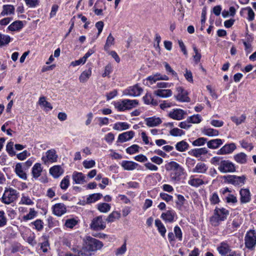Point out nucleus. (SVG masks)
I'll list each match as a JSON object with an SVG mask.
<instances>
[{"instance_id": "nucleus-8", "label": "nucleus", "mask_w": 256, "mask_h": 256, "mask_svg": "<svg viewBox=\"0 0 256 256\" xmlns=\"http://www.w3.org/2000/svg\"><path fill=\"white\" fill-rule=\"evenodd\" d=\"M106 224L102 220V216H98L94 218L90 224L91 229L94 230H100L106 228Z\"/></svg>"}, {"instance_id": "nucleus-7", "label": "nucleus", "mask_w": 256, "mask_h": 256, "mask_svg": "<svg viewBox=\"0 0 256 256\" xmlns=\"http://www.w3.org/2000/svg\"><path fill=\"white\" fill-rule=\"evenodd\" d=\"M17 192L12 188H6L2 198V202L5 204H10L17 198Z\"/></svg>"}, {"instance_id": "nucleus-49", "label": "nucleus", "mask_w": 256, "mask_h": 256, "mask_svg": "<svg viewBox=\"0 0 256 256\" xmlns=\"http://www.w3.org/2000/svg\"><path fill=\"white\" fill-rule=\"evenodd\" d=\"M184 134V131L178 128H174L170 131V134L173 136H182Z\"/></svg>"}, {"instance_id": "nucleus-47", "label": "nucleus", "mask_w": 256, "mask_h": 256, "mask_svg": "<svg viewBox=\"0 0 256 256\" xmlns=\"http://www.w3.org/2000/svg\"><path fill=\"white\" fill-rule=\"evenodd\" d=\"M78 224V221L74 218H69L66 220L64 226L68 228H72Z\"/></svg>"}, {"instance_id": "nucleus-23", "label": "nucleus", "mask_w": 256, "mask_h": 256, "mask_svg": "<svg viewBox=\"0 0 256 256\" xmlns=\"http://www.w3.org/2000/svg\"><path fill=\"white\" fill-rule=\"evenodd\" d=\"M15 8L12 5H4L2 10L0 14V18L7 15L12 14L14 13Z\"/></svg>"}, {"instance_id": "nucleus-28", "label": "nucleus", "mask_w": 256, "mask_h": 256, "mask_svg": "<svg viewBox=\"0 0 256 256\" xmlns=\"http://www.w3.org/2000/svg\"><path fill=\"white\" fill-rule=\"evenodd\" d=\"M24 26L22 22L20 20H16L11 24L8 27V29L10 31H17L22 29Z\"/></svg>"}, {"instance_id": "nucleus-51", "label": "nucleus", "mask_w": 256, "mask_h": 256, "mask_svg": "<svg viewBox=\"0 0 256 256\" xmlns=\"http://www.w3.org/2000/svg\"><path fill=\"white\" fill-rule=\"evenodd\" d=\"M10 40L8 36L0 34V46L8 44Z\"/></svg>"}, {"instance_id": "nucleus-46", "label": "nucleus", "mask_w": 256, "mask_h": 256, "mask_svg": "<svg viewBox=\"0 0 256 256\" xmlns=\"http://www.w3.org/2000/svg\"><path fill=\"white\" fill-rule=\"evenodd\" d=\"M37 212L34 210V208H30L29 213L22 217V219L24 221H27L33 219L36 216Z\"/></svg>"}, {"instance_id": "nucleus-11", "label": "nucleus", "mask_w": 256, "mask_h": 256, "mask_svg": "<svg viewBox=\"0 0 256 256\" xmlns=\"http://www.w3.org/2000/svg\"><path fill=\"white\" fill-rule=\"evenodd\" d=\"M58 158L56 150L54 149H50L46 152V157L43 156L42 160L44 163L47 162H54L57 161Z\"/></svg>"}, {"instance_id": "nucleus-5", "label": "nucleus", "mask_w": 256, "mask_h": 256, "mask_svg": "<svg viewBox=\"0 0 256 256\" xmlns=\"http://www.w3.org/2000/svg\"><path fill=\"white\" fill-rule=\"evenodd\" d=\"M222 178L225 182L234 186H242L244 184L246 177L244 176H237L236 175L224 176Z\"/></svg>"}, {"instance_id": "nucleus-19", "label": "nucleus", "mask_w": 256, "mask_h": 256, "mask_svg": "<svg viewBox=\"0 0 256 256\" xmlns=\"http://www.w3.org/2000/svg\"><path fill=\"white\" fill-rule=\"evenodd\" d=\"M146 124L148 127H154L160 124L162 121L160 118L156 116L148 118L145 119Z\"/></svg>"}, {"instance_id": "nucleus-48", "label": "nucleus", "mask_w": 256, "mask_h": 256, "mask_svg": "<svg viewBox=\"0 0 256 256\" xmlns=\"http://www.w3.org/2000/svg\"><path fill=\"white\" fill-rule=\"evenodd\" d=\"M193 155L196 157H199L202 154L208 153V150L206 148H196L192 150Z\"/></svg>"}, {"instance_id": "nucleus-3", "label": "nucleus", "mask_w": 256, "mask_h": 256, "mask_svg": "<svg viewBox=\"0 0 256 256\" xmlns=\"http://www.w3.org/2000/svg\"><path fill=\"white\" fill-rule=\"evenodd\" d=\"M166 169L168 171H173L170 174L172 180L178 182L180 177L184 174V168L176 162L172 161L166 165Z\"/></svg>"}, {"instance_id": "nucleus-44", "label": "nucleus", "mask_w": 256, "mask_h": 256, "mask_svg": "<svg viewBox=\"0 0 256 256\" xmlns=\"http://www.w3.org/2000/svg\"><path fill=\"white\" fill-rule=\"evenodd\" d=\"M246 119V116L244 114L241 115L240 118L234 116L231 117L232 120L238 126L244 122Z\"/></svg>"}, {"instance_id": "nucleus-52", "label": "nucleus", "mask_w": 256, "mask_h": 256, "mask_svg": "<svg viewBox=\"0 0 256 256\" xmlns=\"http://www.w3.org/2000/svg\"><path fill=\"white\" fill-rule=\"evenodd\" d=\"M190 124H198L201 122V118L199 114L193 115L188 118Z\"/></svg>"}, {"instance_id": "nucleus-14", "label": "nucleus", "mask_w": 256, "mask_h": 256, "mask_svg": "<svg viewBox=\"0 0 256 256\" xmlns=\"http://www.w3.org/2000/svg\"><path fill=\"white\" fill-rule=\"evenodd\" d=\"M236 148V144L234 143H230L225 144L218 152V154H226L232 153Z\"/></svg>"}, {"instance_id": "nucleus-59", "label": "nucleus", "mask_w": 256, "mask_h": 256, "mask_svg": "<svg viewBox=\"0 0 256 256\" xmlns=\"http://www.w3.org/2000/svg\"><path fill=\"white\" fill-rule=\"evenodd\" d=\"M32 224L34 226L36 229L38 231L41 230L44 228V223L40 220H36Z\"/></svg>"}, {"instance_id": "nucleus-39", "label": "nucleus", "mask_w": 256, "mask_h": 256, "mask_svg": "<svg viewBox=\"0 0 256 256\" xmlns=\"http://www.w3.org/2000/svg\"><path fill=\"white\" fill-rule=\"evenodd\" d=\"M120 218V214L119 212L114 211L110 214L106 219L108 222H111L114 221L115 219L118 220Z\"/></svg>"}, {"instance_id": "nucleus-10", "label": "nucleus", "mask_w": 256, "mask_h": 256, "mask_svg": "<svg viewBox=\"0 0 256 256\" xmlns=\"http://www.w3.org/2000/svg\"><path fill=\"white\" fill-rule=\"evenodd\" d=\"M142 92V89L138 84H136L126 90L124 92V94L132 96H138Z\"/></svg>"}, {"instance_id": "nucleus-58", "label": "nucleus", "mask_w": 256, "mask_h": 256, "mask_svg": "<svg viewBox=\"0 0 256 256\" xmlns=\"http://www.w3.org/2000/svg\"><path fill=\"white\" fill-rule=\"evenodd\" d=\"M7 222V219L5 216V214L4 211H0V227H2L6 225Z\"/></svg>"}, {"instance_id": "nucleus-25", "label": "nucleus", "mask_w": 256, "mask_h": 256, "mask_svg": "<svg viewBox=\"0 0 256 256\" xmlns=\"http://www.w3.org/2000/svg\"><path fill=\"white\" fill-rule=\"evenodd\" d=\"M234 160L238 164H244L247 162V155L244 152H240L234 156Z\"/></svg>"}, {"instance_id": "nucleus-17", "label": "nucleus", "mask_w": 256, "mask_h": 256, "mask_svg": "<svg viewBox=\"0 0 256 256\" xmlns=\"http://www.w3.org/2000/svg\"><path fill=\"white\" fill-rule=\"evenodd\" d=\"M50 173L54 178H58L64 173V170L60 166L56 165L50 168Z\"/></svg>"}, {"instance_id": "nucleus-24", "label": "nucleus", "mask_w": 256, "mask_h": 256, "mask_svg": "<svg viewBox=\"0 0 256 256\" xmlns=\"http://www.w3.org/2000/svg\"><path fill=\"white\" fill-rule=\"evenodd\" d=\"M138 166V164L136 162L124 160L122 162V167L126 170H132L136 169Z\"/></svg>"}, {"instance_id": "nucleus-2", "label": "nucleus", "mask_w": 256, "mask_h": 256, "mask_svg": "<svg viewBox=\"0 0 256 256\" xmlns=\"http://www.w3.org/2000/svg\"><path fill=\"white\" fill-rule=\"evenodd\" d=\"M211 162L214 165L218 166V170L222 173L234 172L236 170L234 164L228 160H223L220 156L212 158Z\"/></svg>"}, {"instance_id": "nucleus-4", "label": "nucleus", "mask_w": 256, "mask_h": 256, "mask_svg": "<svg viewBox=\"0 0 256 256\" xmlns=\"http://www.w3.org/2000/svg\"><path fill=\"white\" fill-rule=\"evenodd\" d=\"M138 104V102L136 100H124L116 103L115 106L119 111H124L126 110H130L136 107Z\"/></svg>"}, {"instance_id": "nucleus-18", "label": "nucleus", "mask_w": 256, "mask_h": 256, "mask_svg": "<svg viewBox=\"0 0 256 256\" xmlns=\"http://www.w3.org/2000/svg\"><path fill=\"white\" fill-rule=\"evenodd\" d=\"M154 94L162 98H167L172 96V92L170 89H158L154 91Z\"/></svg>"}, {"instance_id": "nucleus-62", "label": "nucleus", "mask_w": 256, "mask_h": 256, "mask_svg": "<svg viewBox=\"0 0 256 256\" xmlns=\"http://www.w3.org/2000/svg\"><path fill=\"white\" fill-rule=\"evenodd\" d=\"M164 64L166 72L170 73L172 76L178 78L177 73L171 68L168 62H164Z\"/></svg>"}, {"instance_id": "nucleus-31", "label": "nucleus", "mask_w": 256, "mask_h": 256, "mask_svg": "<svg viewBox=\"0 0 256 256\" xmlns=\"http://www.w3.org/2000/svg\"><path fill=\"white\" fill-rule=\"evenodd\" d=\"M202 134L208 136H215L218 135V131L211 128H204L202 130Z\"/></svg>"}, {"instance_id": "nucleus-64", "label": "nucleus", "mask_w": 256, "mask_h": 256, "mask_svg": "<svg viewBox=\"0 0 256 256\" xmlns=\"http://www.w3.org/2000/svg\"><path fill=\"white\" fill-rule=\"evenodd\" d=\"M184 76L188 82L191 83L193 82L194 80L192 72L187 68L186 70V73L184 74Z\"/></svg>"}, {"instance_id": "nucleus-43", "label": "nucleus", "mask_w": 256, "mask_h": 256, "mask_svg": "<svg viewBox=\"0 0 256 256\" xmlns=\"http://www.w3.org/2000/svg\"><path fill=\"white\" fill-rule=\"evenodd\" d=\"M110 206L107 203H101L98 205V209L101 212L106 213L110 210Z\"/></svg>"}, {"instance_id": "nucleus-33", "label": "nucleus", "mask_w": 256, "mask_h": 256, "mask_svg": "<svg viewBox=\"0 0 256 256\" xmlns=\"http://www.w3.org/2000/svg\"><path fill=\"white\" fill-rule=\"evenodd\" d=\"M130 125L125 122H118L114 124L113 128L115 130L121 131L128 129Z\"/></svg>"}, {"instance_id": "nucleus-37", "label": "nucleus", "mask_w": 256, "mask_h": 256, "mask_svg": "<svg viewBox=\"0 0 256 256\" xmlns=\"http://www.w3.org/2000/svg\"><path fill=\"white\" fill-rule=\"evenodd\" d=\"M188 144L185 141L182 140L176 144V148L179 152H182L186 151L188 148Z\"/></svg>"}, {"instance_id": "nucleus-60", "label": "nucleus", "mask_w": 256, "mask_h": 256, "mask_svg": "<svg viewBox=\"0 0 256 256\" xmlns=\"http://www.w3.org/2000/svg\"><path fill=\"white\" fill-rule=\"evenodd\" d=\"M126 250V242L124 244L119 248H118L116 252V255H122L125 253Z\"/></svg>"}, {"instance_id": "nucleus-20", "label": "nucleus", "mask_w": 256, "mask_h": 256, "mask_svg": "<svg viewBox=\"0 0 256 256\" xmlns=\"http://www.w3.org/2000/svg\"><path fill=\"white\" fill-rule=\"evenodd\" d=\"M168 77L166 75H161L160 74L157 73L155 74L150 76L146 78V80L149 81L150 84H152L156 81L158 80H168Z\"/></svg>"}, {"instance_id": "nucleus-6", "label": "nucleus", "mask_w": 256, "mask_h": 256, "mask_svg": "<svg viewBox=\"0 0 256 256\" xmlns=\"http://www.w3.org/2000/svg\"><path fill=\"white\" fill-rule=\"evenodd\" d=\"M244 244L246 248L252 249L256 245V231L250 230L246 234Z\"/></svg>"}, {"instance_id": "nucleus-13", "label": "nucleus", "mask_w": 256, "mask_h": 256, "mask_svg": "<svg viewBox=\"0 0 256 256\" xmlns=\"http://www.w3.org/2000/svg\"><path fill=\"white\" fill-rule=\"evenodd\" d=\"M186 114V112L181 109H176L168 114V116L174 120H181L184 118V116Z\"/></svg>"}, {"instance_id": "nucleus-42", "label": "nucleus", "mask_w": 256, "mask_h": 256, "mask_svg": "<svg viewBox=\"0 0 256 256\" xmlns=\"http://www.w3.org/2000/svg\"><path fill=\"white\" fill-rule=\"evenodd\" d=\"M114 38L112 36V34H110L108 36L106 43L104 46V50L106 51H108L109 49V48L112 46L114 45Z\"/></svg>"}, {"instance_id": "nucleus-27", "label": "nucleus", "mask_w": 256, "mask_h": 256, "mask_svg": "<svg viewBox=\"0 0 256 256\" xmlns=\"http://www.w3.org/2000/svg\"><path fill=\"white\" fill-rule=\"evenodd\" d=\"M42 170L41 164L40 163H36L32 167V174L34 178H38L41 174Z\"/></svg>"}, {"instance_id": "nucleus-63", "label": "nucleus", "mask_w": 256, "mask_h": 256, "mask_svg": "<svg viewBox=\"0 0 256 256\" xmlns=\"http://www.w3.org/2000/svg\"><path fill=\"white\" fill-rule=\"evenodd\" d=\"M83 166L86 168H90L95 166V162L94 160H84L83 162Z\"/></svg>"}, {"instance_id": "nucleus-1", "label": "nucleus", "mask_w": 256, "mask_h": 256, "mask_svg": "<svg viewBox=\"0 0 256 256\" xmlns=\"http://www.w3.org/2000/svg\"><path fill=\"white\" fill-rule=\"evenodd\" d=\"M103 243L95 238L88 236L86 237L84 244L82 246V252L84 256H92L95 252L102 249Z\"/></svg>"}, {"instance_id": "nucleus-54", "label": "nucleus", "mask_w": 256, "mask_h": 256, "mask_svg": "<svg viewBox=\"0 0 256 256\" xmlns=\"http://www.w3.org/2000/svg\"><path fill=\"white\" fill-rule=\"evenodd\" d=\"M69 184V176H66L62 180L60 184V186L62 189L66 190L68 188Z\"/></svg>"}, {"instance_id": "nucleus-15", "label": "nucleus", "mask_w": 256, "mask_h": 256, "mask_svg": "<svg viewBox=\"0 0 256 256\" xmlns=\"http://www.w3.org/2000/svg\"><path fill=\"white\" fill-rule=\"evenodd\" d=\"M134 132L130 130L123 132L119 134L118 138V142H124L131 140L134 136Z\"/></svg>"}, {"instance_id": "nucleus-9", "label": "nucleus", "mask_w": 256, "mask_h": 256, "mask_svg": "<svg viewBox=\"0 0 256 256\" xmlns=\"http://www.w3.org/2000/svg\"><path fill=\"white\" fill-rule=\"evenodd\" d=\"M178 94L175 96L176 98L182 102H190V98L188 96V92L181 86L176 88Z\"/></svg>"}, {"instance_id": "nucleus-61", "label": "nucleus", "mask_w": 256, "mask_h": 256, "mask_svg": "<svg viewBox=\"0 0 256 256\" xmlns=\"http://www.w3.org/2000/svg\"><path fill=\"white\" fill-rule=\"evenodd\" d=\"M174 232L176 237L178 238V240L181 241L182 240V232L180 228L178 226H176L174 228Z\"/></svg>"}, {"instance_id": "nucleus-55", "label": "nucleus", "mask_w": 256, "mask_h": 256, "mask_svg": "<svg viewBox=\"0 0 256 256\" xmlns=\"http://www.w3.org/2000/svg\"><path fill=\"white\" fill-rule=\"evenodd\" d=\"M139 146L136 144H133L126 149L127 153L132 154L138 152Z\"/></svg>"}, {"instance_id": "nucleus-22", "label": "nucleus", "mask_w": 256, "mask_h": 256, "mask_svg": "<svg viewBox=\"0 0 256 256\" xmlns=\"http://www.w3.org/2000/svg\"><path fill=\"white\" fill-rule=\"evenodd\" d=\"M214 214L218 217L220 221H223L226 219L228 214V211L225 208H216L214 210Z\"/></svg>"}, {"instance_id": "nucleus-36", "label": "nucleus", "mask_w": 256, "mask_h": 256, "mask_svg": "<svg viewBox=\"0 0 256 256\" xmlns=\"http://www.w3.org/2000/svg\"><path fill=\"white\" fill-rule=\"evenodd\" d=\"M92 74V71L90 69L84 71L80 74L79 80L80 82L84 83L86 82L90 78Z\"/></svg>"}, {"instance_id": "nucleus-30", "label": "nucleus", "mask_w": 256, "mask_h": 256, "mask_svg": "<svg viewBox=\"0 0 256 256\" xmlns=\"http://www.w3.org/2000/svg\"><path fill=\"white\" fill-rule=\"evenodd\" d=\"M230 250V246L228 245V244L224 242H222L220 246L218 247V250L219 253L224 256H226V254L228 253Z\"/></svg>"}, {"instance_id": "nucleus-41", "label": "nucleus", "mask_w": 256, "mask_h": 256, "mask_svg": "<svg viewBox=\"0 0 256 256\" xmlns=\"http://www.w3.org/2000/svg\"><path fill=\"white\" fill-rule=\"evenodd\" d=\"M143 100L144 103L146 104H152L154 106L158 104L157 101L154 100L152 94H146L143 97Z\"/></svg>"}, {"instance_id": "nucleus-57", "label": "nucleus", "mask_w": 256, "mask_h": 256, "mask_svg": "<svg viewBox=\"0 0 256 256\" xmlns=\"http://www.w3.org/2000/svg\"><path fill=\"white\" fill-rule=\"evenodd\" d=\"M193 50L195 53V55L194 56V60L196 64H198L201 58V54L198 52V48L196 46H193Z\"/></svg>"}, {"instance_id": "nucleus-34", "label": "nucleus", "mask_w": 256, "mask_h": 256, "mask_svg": "<svg viewBox=\"0 0 256 256\" xmlns=\"http://www.w3.org/2000/svg\"><path fill=\"white\" fill-rule=\"evenodd\" d=\"M15 171L16 174L22 179L26 180V174L23 171L22 166L20 164H17L16 166Z\"/></svg>"}, {"instance_id": "nucleus-53", "label": "nucleus", "mask_w": 256, "mask_h": 256, "mask_svg": "<svg viewBox=\"0 0 256 256\" xmlns=\"http://www.w3.org/2000/svg\"><path fill=\"white\" fill-rule=\"evenodd\" d=\"M13 146H14V142H8V144H7L6 146V150L7 152H8V154L10 156H14L16 155V152L14 150Z\"/></svg>"}, {"instance_id": "nucleus-16", "label": "nucleus", "mask_w": 256, "mask_h": 256, "mask_svg": "<svg viewBox=\"0 0 256 256\" xmlns=\"http://www.w3.org/2000/svg\"><path fill=\"white\" fill-rule=\"evenodd\" d=\"M240 202L245 204L250 200V194L248 189L242 188L240 192Z\"/></svg>"}, {"instance_id": "nucleus-26", "label": "nucleus", "mask_w": 256, "mask_h": 256, "mask_svg": "<svg viewBox=\"0 0 256 256\" xmlns=\"http://www.w3.org/2000/svg\"><path fill=\"white\" fill-rule=\"evenodd\" d=\"M222 144V140L219 138L212 140L207 142L208 147L211 149L217 148Z\"/></svg>"}, {"instance_id": "nucleus-38", "label": "nucleus", "mask_w": 256, "mask_h": 256, "mask_svg": "<svg viewBox=\"0 0 256 256\" xmlns=\"http://www.w3.org/2000/svg\"><path fill=\"white\" fill-rule=\"evenodd\" d=\"M38 104L40 106H42L45 108H48L49 110H52V106L50 104V102H48L46 100V98L45 96H41L38 102Z\"/></svg>"}, {"instance_id": "nucleus-40", "label": "nucleus", "mask_w": 256, "mask_h": 256, "mask_svg": "<svg viewBox=\"0 0 256 256\" xmlns=\"http://www.w3.org/2000/svg\"><path fill=\"white\" fill-rule=\"evenodd\" d=\"M102 196V194L100 193L90 194L87 198L86 202L88 204L100 200Z\"/></svg>"}, {"instance_id": "nucleus-50", "label": "nucleus", "mask_w": 256, "mask_h": 256, "mask_svg": "<svg viewBox=\"0 0 256 256\" xmlns=\"http://www.w3.org/2000/svg\"><path fill=\"white\" fill-rule=\"evenodd\" d=\"M204 184V181L200 178H192L188 181V184L192 186L198 187Z\"/></svg>"}, {"instance_id": "nucleus-35", "label": "nucleus", "mask_w": 256, "mask_h": 256, "mask_svg": "<svg viewBox=\"0 0 256 256\" xmlns=\"http://www.w3.org/2000/svg\"><path fill=\"white\" fill-rule=\"evenodd\" d=\"M208 169L206 164L202 162L198 163L193 169V172L198 173H204Z\"/></svg>"}, {"instance_id": "nucleus-12", "label": "nucleus", "mask_w": 256, "mask_h": 256, "mask_svg": "<svg viewBox=\"0 0 256 256\" xmlns=\"http://www.w3.org/2000/svg\"><path fill=\"white\" fill-rule=\"evenodd\" d=\"M53 214L58 216L64 214L66 212V206L62 203L55 204L52 208Z\"/></svg>"}, {"instance_id": "nucleus-32", "label": "nucleus", "mask_w": 256, "mask_h": 256, "mask_svg": "<svg viewBox=\"0 0 256 256\" xmlns=\"http://www.w3.org/2000/svg\"><path fill=\"white\" fill-rule=\"evenodd\" d=\"M155 225L157 227L158 232L160 233V235L162 237H164L166 230L162 222L160 220H155Z\"/></svg>"}, {"instance_id": "nucleus-29", "label": "nucleus", "mask_w": 256, "mask_h": 256, "mask_svg": "<svg viewBox=\"0 0 256 256\" xmlns=\"http://www.w3.org/2000/svg\"><path fill=\"white\" fill-rule=\"evenodd\" d=\"M174 213L172 210H168L161 215V218L166 222H172L174 220Z\"/></svg>"}, {"instance_id": "nucleus-45", "label": "nucleus", "mask_w": 256, "mask_h": 256, "mask_svg": "<svg viewBox=\"0 0 256 256\" xmlns=\"http://www.w3.org/2000/svg\"><path fill=\"white\" fill-rule=\"evenodd\" d=\"M72 252H67L64 254V256H84L82 252V248L78 250L77 248H72Z\"/></svg>"}, {"instance_id": "nucleus-56", "label": "nucleus", "mask_w": 256, "mask_h": 256, "mask_svg": "<svg viewBox=\"0 0 256 256\" xmlns=\"http://www.w3.org/2000/svg\"><path fill=\"white\" fill-rule=\"evenodd\" d=\"M207 139L204 138H200L192 142V144L194 146H203L206 142Z\"/></svg>"}, {"instance_id": "nucleus-21", "label": "nucleus", "mask_w": 256, "mask_h": 256, "mask_svg": "<svg viewBox=\"0 0 256 256\" xmlns=\"http://www.w3.org/2000/svg\"><path fill=\"white\" fill-rule=\"evenodd\" d=\"M72 178L77 184H82L86 182V176L82 172H74L72 174Z\"/></svg>"}]
</instances>
